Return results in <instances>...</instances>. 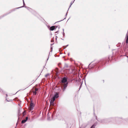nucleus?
I'll list each match as a JSON object with an SVG mask.
<instances>
[{
	"label": "nucleus",
	"instance_id": "obj_23",
	"mask_svg": "<svg viewBox=\"0 0 128 128\" xmlns=\"http://www.w3.org/2000/svg\"><path fill=\"white\" fill-rule=\"evenodd\" d=\"M58 31H57V32H55V33H56H56H58Z\"/></svg>",
	"mask_w": 128,
	"mask_h": 128
},
{
	"label": "nucleus",
	"instance_id": "obj_12",
	"mask_svg": "<svg viewBox=\"0 0 128 128\" xmlns=\"http://www.w3.org/2000/svg\"><path fill=\"white\" fill-rule=\"evenodd\" d=\"M24 7L26 8L29 11H30L31 10H32L31 8H30L26 6H24Z\"/></svg>",
	"mask_w": 128,
	"mask_h": 128
},
{
	"label": "nucleus",
	"instance_id": "obj_15",
	"mask_svg": "<svg viewBox=\"0 0 128 128\" xmlns=\"http://www.w3.org/2000/svg\"><path fill=\"white\" fill-rule=\"evenodd\" d=\"M21 114L20 112V110H19L18 111V115L19 116H20V115Z\"/></svg>",
	"mask_w": 128,
	"mask_h": 128
},
{
	"label": "nucleus",
	"instance_id": "obj_24",
	"mask_svg": "<svg viewBox=\"0 0 128 128\" xmlns=\"http://www.w3.org/2000/svg\"><path fill=\"white\" fill-rule=\"evenodd\" d=\"M51 48L52 49V50L51 51V52H52V47H51Z\"/></svg>",
	"mask_w": 128,
	"mask_h": 128
},
{
	"label": "nucleus",
	"instance_id": "obj_26",
	"mask_svg": "<svg viewBox=\"0 0 128 128\" xmlns=\"http://www.w3.org/2000/svg\"><path fill=\"white\" fill-rule=\"evenodd\" d=\"M49 118H48V120H49Z\"/></svg>",
	"mask_w": 128,
	"mask_h": 128
},
{
	"label": "nucleus",
	"instance_id": "obj_18",
	"mask_svg": "<svg viewBox=\"0 0 128 128\" xmlns=\"http://www.w3.org/2000/svg\"><path fill=\"white\" fill-rule=\"evenodd\" d=\"M38 88H35V91L36 92V91H38Z\"/></svg>",
	"mask_w": 128,
	"mask_h": 128
},
{
	"label": "nucleus",
	"instance_id": "obj_6",
	"mask_svg": "<svg viewBox=\"0 0 128 128\" xmlns=\"http://www.w3.org/2000/svg\"><path fill=\"white\" fill-rule=\"evenodd\" d=\"M28 119V117H26L25 119H24L22 121L21 123L22 124H24V123H25V122H26L27 121V120Z\"/></svg>",
	"mask_w": 128,
	"mask_h": 128
},
{
	"label": "nucleus",
	"instance_id": "obj_30",
	"mask_svg": "<svg viewBox=\"0 0 128 128\" xmlns=\"http://www.w3.org/2000/svg\"><path fill=\"white\" fill-rule=\"evenodd\" d=\"M90 64H89V66H88L89 67H90Z\"/></svg>",
	"mask_w": 128,
	"mask_h": 128
},
{
	"label": "nucleus",
	"instance_id": "obj_32",
	"mask_svg": "<svg viewBox=\"0 0 128 128\" xmlns=\"http://www.w3.org/2000/svg\"><path fill=\"white\" fill-rule=\"evenodd\" d=\"M60 28V26H58V28Z\"/></svg>",
	"mask_w": 128,
	"mask_h": 128
},
{
	"label": "nucleus",
	"instance_id": "obj_10",
	"mask_svg": "<svg viewBox=\"0 0 128 128\" xmlns=\"http://www.w3.org/2000/svg\"><path fill=\"white\" fill-rule=\"evenodd\" d=\"M50 104L53 106H54L55 104L54 102H53V101H50Z\"/></svg>",
	"mask_w": 128,
	"mask_h": 128
},
{
	"label": "nucleus",
	"instance_id": "obj_7",
	"mask_svg": "<svg viewBox=\"0 0 128 128\" xmlns=\"http://www.w3.org/2000/svg\"><path fill=\"white\" fill-rule=\"evenodd\" d=\"M53 96L55 98H58L59 97L58 94V92H56Z\"/></svg>",
	"mask_w": 128,
	"mask_h": 128
},
{
	"label": "nucleus",
	"instance_id": "obj_22",
	"mask_svg": "<svg viewBox=\"0 0 128 128\" xmlns=\"http://www.w3.org/2000/svg\"><path fill=\"white\" fill-rule=\"evenodd\" d=\"M54 42V40H51V42Z\"/></svg>",
	"mask_w": 128,
	"mask_h": 128
},
{
	"label": "nucleus",
	"instance_id": "obj_17",
	"mask_svg": "<svg viewBox=\"0 0 128 128\" xmlns=\"http://www.w3.org/2000/svg\"><path fill=\"white\" fill-rule=\"evenodd\" d=\"M25 113H26V111H24L23 112L22 114H23V116H24L25 114Z\"/></svg>",
	"mask_w": 128,
	"mask_h": 128
},
{
	"label": "nucleus",
	"instance_id": "obj_8",
	"mask_svg": "<svg viewBox=\"0 0 128 128\" xmlns=\"http://www.w3.org/2000/svg\"><path fill=\"white\" fill-rule=\"evenodd\" d=\"M11 12H8V13H6V14H4V15H3L1 16H0V19H1L4 16H6V15H7L8 14H9V13H10Z\"/></svg>",
	"mask_w": 128,
	"mask_h": 128
},
{
	"label": "nucleus",
	"instance_id": "obj_27",
	"mask_svg": "<svg viewBox=\"0 0 128 128\" xmlns=\"http://www.w3.org/2000/svg\"><path fill=\"white\" fill-rule=\"evenodd\" d=\"M62 20H60V21H58V22H60V21H62Z\"/></svg>",
	"mask_w": 128,
	"mask_h": 128
},
{
	"label": "nucleus",
	"instance_id": "obj_3",
	"mask_svg": "<svg viewBox=\"0 0 128 128\" xmlns=\"http://www.w3.org/2000/svg\"><path fill=\"white\" fill-rule=\"evenodd\" d=\"M68 82L64 84V88L63 89V91H64L66 90L67 87L68 86Z\"/></svg>",
	"mask_w": 128,
	"mask_h": 128
},
{
	"label": "nucleus",
	"instance_id": "obj_5",
	"mask_svg": "<svg viewBox=\"0 0 128 128\" xmlns=\"http://www.w3.org/2000/svg\"><path fill=\"white\" fill-rule=\"evenodd\" d=\"M57 27V26H56V27L55 26H52L50 28V30L52 31L54 29H56Z\"/></svg>",
	"mask_w": 128,
	"mask_h": 128
},
{
	"label": "nucleus",
	"instance_id": "obj_2",
	"mask_svg": "<svg viewBox=\"0 0 128 128\" xmlns=\"http://www.w3.org/2000/svg\"><path fill=\"white\" fill-rule=\"evenodd\" d=\"M68 78L67 77H63L62 80L61 82L62 83H65L67 82Z\"/></svg>",
	"mask_w": 128,
	"mask_h": 128
},
{
	"label": "nucleus",
	"instance_id": "obj_33",
	"mask_svg": "<svg viewBox=\"0 0 128 128\" xmlns=\"http://www.w3.org/2000/svg\"><path fill=\"white\" fill-rule=\"evenodd\" d=\"M54 44V43L52 44H51V45H53V44Z\"/></svg>",
	"mask_w": 128,
	"mask_h": 128
},
{
	"label": "nucleus",
	"instance_id": "obj_37",
	"mask_svg": "<svg viewBox=\"0 0 128 128\" xmlns=\"http://www.w3.org/2000/svg\"><path fill=\"white\" fill-rule=\"evenodd\" d=\"M7 100V101H8V100Z\"/></svg>",
	"mask_w": 128,
	"mask_h": 128
},
{
	"label": "nucleus",
	"instance_id": "obj_11",
	"mask_svg": "<svg viewBox=\"0 0 128 128\" xmlns=\"http://www.w3.org/2000/svg\"><path fill=\"white\" fill-rule=\"evenodd\" d=\"M55 98L54 96L52 97L50 101H53L54 102L55 100Z\"/></svg>",
	"mask_w": 128,
	"mask_h": 128
},
{
	"label": "nucleus",
	"instance_id": "obj_38",
	"mask_svg": "<svg viewBox=\"0 0 128 128\" xmlns=\"http://www.w3.org/2000/svg\"><path fill=\"white\" fill-rule=\"evenodd\" d=\"M93 67V66L92 67Z\"/></svg>",
	"mask_w": 128,
	"mask_h": 128
},
{
	"label": "nucleus",
	"instance_id": "obj_31",
	"mask_svg": "<svg viewBox=\"0 0 128 128\" xmlns=\"http://www.w3.org/2000/svg\"><path fill=\"white\" fill-rule=\"evenodd\" d=\"M6 97H7V96H8L7 94H6Z\"/></svg>",
	"mask_w": 128,
	"mask_h": 128
},
{
	"label": "nucleus",
	"instance_id": "obj_14",
	"mask_svg": "<svg viewBox=\"0 0 128 128\" xmlns=\"http://www.w3.org/2000/svg\"><path fill=\"white\" fill-rule=\"evenodd\" d=\"M33 94L34 95H36V94L37 92H36L35 91H34L33 92Z\"/></svg>",
	"mask_w": 128,
	"mask_h": 128
},
{
	"label": "nucleus",
	"instance_id": "obj_19",
	"mask_svg": "<svg viewBox=\"0 0 128 128\" xmlns=\"http://www.w3.org/2000/svg\"><path fill=\"white\" fill-rule=\"evenodd\" d=\"M49 74H47L45 75V77H46L48 76H49Z\"/></svg>",
	"mask_w": 128,
	"mask_h": 128
},
{
	"label": "nucleus",
	"instance_id": "obj_35",
	"mask_svg": "<svg viewBox=\"0 0 128 128\" xmlns=\"http://www.w3.org/2000/svg\"><path fill=\"white\" fill-rule=\"evenodd\" d=\"M61 39L62 40H64V39H62V38H61Z\"/></svg>",
	"mask_w": 128,
	"mask_h": 128
},
{
	"label": "nucleus",
	"instance_id": "obj_16",
	"mask_svg": "<svg viewBox=\"0 0 128 128\" xmlns=\"http://www.w3.org/2000/svg\"><path fill=\"white\" fill-rule=\"evenodd\" d=\"M95 125H94V124L93 125L90 127V128H94V126Z\"/></svg>",
	"mask_w": 128,
	"mask_h": 128
},
{
	"label": "nucleus",
	"instance_id": "obj_1",
	"mask_svg": "<svg viewBox=\"0 0 128 128\" xmlns=\"http://www.w3.org/2000/svg\"><path fill=\"white\" fill-rule=\"evenodd\" d=\"M112 119V118L104 119L102 120L101 121V122L102 123H108L110 122V120Z\"/></svg>",
	"mask_w": 128,
	"mask_h": 128
},
{
	"label": "nucleus",
	"instance_id": "obj_21",
	"mask_svg": "<svg viewBox=\"0 0 128 128\" xmlns=\"http://www.w3.org/2000/svg\"><path fill=\"white\" fill-rule=\"evenodd\" d=\"M68 44L66 46V47H64V49H65V48L67 47L68 46Z\"/></svg>",
	"mask_w": 128,
	"mask_h": 128
},
{
	"label": "nucleus",
	"instance_id": "obj_9",
	"mask_svg": "<svg viewBox=\"0 0 128 128\" xmlns=\"http://www.w3.org/2000/svg\"><path fill=\"white\" fill-rule=\"evenodd\" d=\"M23 6H21V7H18V8H16V9L19 8H20L24 7V6H25V3L24 2V0H23Z\"/></svg>",
	"mask_w": 128,
	"mask_h": 128
},
{
	"label": "nucleus",
	"instance_id": "obj_34",
	"mask_svg": "<svg viewBox=\"0 0 128 128\" xmlns=\"http://www.w3.org/2000/svg\"><path fill=\"white\" fill-rule=\"evenodd\" d=\"M56 37H57V36H56Z\"/></svg>",
	"mask_w": 128,
	"mask_h": 128
},
{
	"label": "nucleus",
	"instance_id": "obj_25",
	"mask_svg": "<svg viewBox=\"0 0 128 128\" xmlns=\"http://www.w3.org/2000/svg\"><path fill=\"white\" fill-rule=\"evenodd\" d=\"M67 13H68V12H67L66 14V16L67 15Z\"/></svg>",
	"mask_w": 128,
	"mask_h": 128
},
{
	"label": "nucleus",
	"instance_id": "obj_29",
	"mask_svg": "<svg viewBox=\"0 0 128 128\" xmlns=\"http://www.w3.org/2000/svg\"><path fill=\"white\" fill-rule=\"evenodd\" d=\"M81 85H82V84L80 86V88L81 87Z\"/></svg>",
	"mask_w": 128,
	"mask_h": 128
},
{
	"label": "nucleus",
	"instance_id": "obj_20",
	"mask_svg": "<svg viewBox=\"0 0 128 128\" xmlns=\"http://www.w3.org/2000/svg\"><path fill=\"white\" fill-rule=\"evenodd\" d=\"M62 30H63V35L64 36V29H63Z\"/></svg>",
	"mask_w": 128,
	"mask_h": 128
},
{
	"label": "nucleus",
	"instance_id": "obj_36",
	"mask_svg": "<svg viewBox=\"0 0 128 128\" xmlns=\"http://www.w3.org/2000/svg\"><path fill=\"white\" fill-rule=\"evenodd\" d=\"M48 60V58L47 59V60Z\"/></svg>",
	"mask_w": 128,
	"mask_h": 128
},
{
	"label": "nucleus",
	"instance_id": "obj_13",
	"mask_svg": "<svg viewBox=\"0 0 128 128\" xmlns=\"http://www.w3.org/2000/svg\"><path fill=\"white\" fill-rule=\"evenodd\" d=\"M74 0V1H73V2H71V3H70V6L69 8H68V9H69V8L70 7V6H71L72 4H73V3L74 2V0Z\"/></svg>",
	"mask_w": 128,
	"mask_h": 128
},
{
	"label": "nucleus",
	"instance_id": "obj_28",
	"mask_svg": "<svg viewBox=\"0 0 128 128\" xmlns=\"http://www.w3.org/2000/svg\"><path fill=\"white\" fill-rule=\"evenodd\" d=\"M69 55H70V54H69V53H68V56H69Z\"/></svg>",
	"mask_w": 128,
	"mask_h": 128
},
{
	"label": "nucleus",
	"instance_id": "obj_4",
	"mask_svg": "<svg viewBox=\"0 0 128 128\" xmlns=\"http://www.w3.org/2000/svg\"><path fill=\"white\" fill-rule=\"evenodd\" d=\"M34 107V104L31 102L30 103V106L29 107V109L30 110H33Z\"/></svg>",
	"mask_w": 128,
	"mask_h": 128
}]
</instances>
